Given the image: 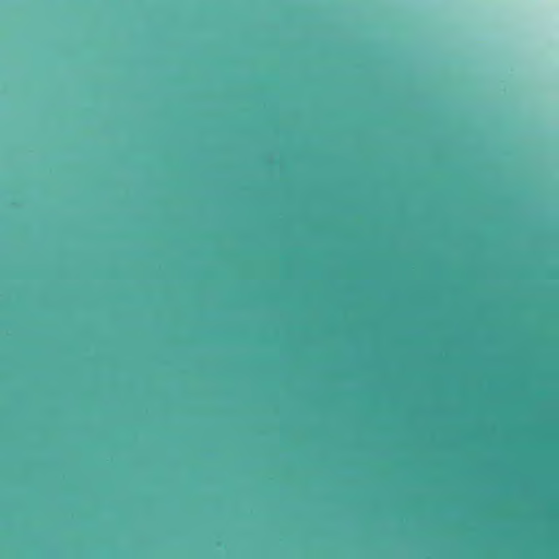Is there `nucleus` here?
Returning <instances> with one entry per match:
<instances>
[{"label":"nucleus","instance_id":"2","mask_svg":"<svg viewBox=\"0 0 559 559\" xmlns=\"http://www.w3.org/2000/svg\"><path fill=\"white\" fill-rule=\"evenodd\" d=\"M311 435H312V427H311V423L309 421V425H308V439L309 440L311 439Z\"/></svg>","mask_w":559,"mask_h":559},{"label":"nucleus","instance_id":"1","mask_svg":"<svg viewBox=\"0 0 559 559\" xmlns=\"http://www.w3.org/2000/svg\"><path fill=\"white\" fill-rule=\"evenodd\" d=\"M311 178L309 177L308 183V249H307V308H308V320H307V341H308V369H309V389H308V409L311 411L313 403V396L311 392V365L313 361L312 342L314 340V319L312 318V307L314 305V247L311 243V236L314 233V221L311 213Z\"/></svg>","mask_w":559,"mask_h":559}]
</instances>
